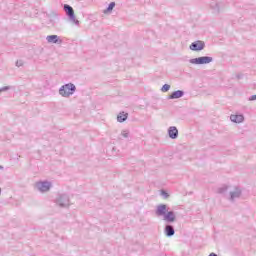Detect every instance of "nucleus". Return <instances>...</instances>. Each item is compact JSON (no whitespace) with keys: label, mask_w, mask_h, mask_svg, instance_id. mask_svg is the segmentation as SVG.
I'll return each mask as SVG.
<instances>
[{"label":"nucleus","mask_w":256,"mask_h":256,"mask_svg":"<svg viewBox=\"0 0 256 256\" xmlns=\"http://www.w3.org/2000/svg\"><path fill=\"white\" fill-rule=\"evenodd\" d=\"M156 217H162L165 223H175L177 221V216L174 211H169V206L166 204H159L156 206L155 210Z\"/></svg>","instance_id":"obj_1"},{"label":"nucleus","mask_w":256,"mask_h":256,"mask_svg":"<svg viewBox=\"0 0 256 256\" xmlns=\"http://www.w3.org/2000/svg\"><path fill=\"white\" fill-rule=\"evenodd\" d=\"M55 204L62 209H67L71 206V199L67 194H58L54 200Z\"/></svg>","instance_id":"obj_2"},{"label":"nucleus","mask_w":256,"mask_h":256,"mask_svg":"<svg viewBox=\"0 0 256 256\" xmlns=\"http://www.w3.org/2000/svg\"><path fill=\"white\" fill-rule=\"evenodd\" d=\"M77 91V87L73 83H68L60 87L59 89V95L62 97H71L73 93Z\"/></svg>","instance_id":"obj_3"},{"label":"nucleus","mask_w":256,"mask_h":256,"mask_svg":"<svg viewBox=\"0 0 256 256\" xmlns=\"http://www.w3.org/2000/svg\"><path fill=\"white\" fill-rule=\"evenodd\" d=\"M189 63L192 65H209V63H213V57L202 56L198 58H192L189 60Z\"/></svg>","instance_id":"obj_4"},{"label":"nucleus","mask_w":256,"mask_h":256,"mask_svg":"<svg viewBox=\"0 0 256 256\" xmlns=\"http://www.w3.org/2000/svg\"><path fill=\"white\" fill-rule=\"evenodd\" d=\"M35 187L37 191H40V193H47L51 190V187H53V184L49 181H39L36 182Z\"/></svg>","instance_id":"obj_5"},{"label":"nucleus","mask_w":256,"mask_h":256,"mask_svg":"<svg viewBox=\"0 0 256 256\" xmlns=\"http://www.w3.org/2000/svg\"><path fill=\"white\" fill-rule=\"evenodd\" d=\"M64 11L69 17V21H71V23H74L75 25H79V20H77V18L75 17V10H73V7L69 6V4H65Z\"/></svg>","instance_id":"obj_6"},{"label":"nucleus","mask_w":256,"mask_h":256,"mask_svg":"<svg viewBox=\"0 0 256 256\" xmlns=\"http://www.w3.org/2000/svg\"><path fill=\"white\" fill-rule=\"evenodd\" d=\"M210 8L212 9V13L214 15H219L221 13V11H223V9H225V4L223 2L213 1L210 4Z\"/></svg>","instance_id":"obj_7"},{"label":"nucleus","mask_w":256,"mask_h":256,"mask_svg":"<svg viewBox=\"0 0 256 256\" xmlns=\"http://www.w3.org/2000/svg\"><path fill=\"white\" fill-rule=\"evenodd\" d=\"M191 51H203L205 49V43L201 40H197L191 43L189 46Z\"/></svg>","instance_id":"obj_8"},{"label":"nucleus","mask_w":256,"mask_h":256,"mask_svg":"<svg viewBox=\"0 0 256 256\" xmlns=\"http://www.w3.org/2000/svg\"><path fill=\"white\" fill-rule=\"evenodd\" d=\"M47 43H54L56 45H61L63 40L58 35H49L46 37Z\"/></svg>","instance_id":"obj_9"},{"label":"nucleus","mask_w":256,"mask_h":256,"mask_svg":"<svg viewBox=\"0 0 256 256\" xmlns=\"http://www.w3.org/2000/svg\"><path fill=\"white\" fill-rule=\"evenodd\" d=\"M168 137L170 139H177L179 137V130L175 126H170L168 128Z\"/></svg>","instance_id":"obj_10"},{"label":"nucleus","mask_w":256,"mask_h":256,"mask_svg":"<svg viewBox=\"0 0 256 256\" xmlns=\"http://www.w3.org/2000/svg\"><path fill=\"white\" fill-rule=\"evenodd\" d=\"M230 120L232 123H243V121H245V116H243V114H232Z\"/></svg>","instance_id":"obj_11"},{"label":"nucleus","mask_w":256,"mask_h":256,"mask_svg":"<svg viewBox=\"0 0 256 256\" xmlns=\"http://www.w3.org/2000/svg\"><path fill=\"white\" fill-rule=\"evenodd\" d=\"M164 233L166 237H173L175 235V228L171 224H167L164 228Z\"/></svg>","instance_id":"obj_12"},{"label":"nucleus","mask_w":256,"mask_h":256,"mask_svg":"<svg viewBox=\"0 0 256 256\" xmlns=\"http://www.w3.org/2000/svg\"><path fill=\"white\" fill-rule=\"evenodd\" d=\"M241 197V189L240 188H235L233 191H230V200L235 201V199H239Z\"/></svg>","instance_id":"obj_13"},{"label":"nucleus","mask_w":256,"mask_h":256,"mask_svg":"<svg viewBox=\"0 0 256 256\" xmlns=\"http://www.w3.org/2000/svg\"><path fill=\"white\" fill-rule=\"evenodd\" d=\"M183 95H185V92L183 90H177L172 92L168 99H181Z\"/></svg>","instance_id":"obj_14"},{"label":"nucleus","mask_w":256,"mask_h":256,"mask_svg":"<svg viewBox=\"0 0 256 256\" xmlns=\"http://www.w3.org/2000/svg\"><path fill=\"white\" fill-rule=\"evenodd\" d=\"M127 117H129L128 113L120 112L117 116L118 123H125V121H127Z\"/></svg>","instance_id":"obj_15"},{"label":"nucleus","mask_w":256,"mask_h":256,"mask_svg":"<svg viewBox=\"0 0 256 256\" xmlns=\"http://www.w3.org/2000/svg\"><path fill=\"white\" fill-rule=\"evenodd\" d=\"M113 9H115V2H111L107 9L103 10L104 15H107L108 13H111V11H113Z\"/></svg>","instance_id":"obj_16"},{"label":"nucleus","mask_w":256,"mask_h":256,"mask_svg":"<svg viewBox=\"0 0 256 256\" xmlns=\"http://www.w3.org/2000/svg\"><path fill=\"white\" fill-rule=\"evenodd\" d=\"M169 89H171V85H169V84H164V85L162 86V88H161V91H162L163 93H167V91H169Z\"/></svg>","instance_id":"obj_17"},{"label":"nucleus","mask_w":256,"mask_h":256,"mask_svg":"<svg viewBox=\"0 0 256 256\" xmlns=\"http://www.w3.org/2000/svg\"><path fill=\"white\" fill-rule=\"evenodd\" d=\"M227 189H229V187L227 186H222L218 189V193H220L221 195H223V193H227Z\"/></svg>","instance_id":"obj_18"},{"label":"nucleus","mask_w":256,"mask_h":256,"mask_svg":"<svg viewBox=\"0 0 256 256\" xmlns=\"http://www.w3.org/2000/svg\"><path fill=\"white\" fill-rule=\"evenodd\" d=\"M121 135L124 137V139L129 138V130H122Z\"/></svg>","instance_id":"obj_19"},{"label":"nucleus","mask_w":256,"mask_h":256,"mask_svg":"<svg viewBox=\"0 0 256 256\" xmlns=\"http://www.w3.org/2000/svg\"><path fill=\"white\" fill-rule=\"evenodd\" d=\"M9 89H11V86H4V87L0 88V93L3 91H9Z\"/></svg>","instance_id":"obj_20"},{"label":"nucleus","mask_w":256,"mask_h":256,"mask_svg":"<svg viewBox=\"0 0 256 256\" xmlns=\"http://www.w3.org/2000/svg\"><path fill=\"white\" fill-rule=\"evenodd\" d=\"M16 67H23V60L16 61Z\"/></svg>","instance_id":"obj_21"},{"label":"nucleus","mask_w":256,"mask_h":256,"mask_svg":"<svg viewBox=\"0 0 256 256\" xmlns=\"http://www.w3.org/2000/svg\"><path fill=\"white\" fill-rule=\"evenodd\" d=\"M248 101H256V94L248 98Z\"/></svg>","instance_id":"obj_22"},{"label":"nucleus","mask_w":256,"mask_h":256,"mask_svg":"<svg viewBox=\"0 0 256 256\" xmlns=\"http://www.w3.org/2000/svg\"><path fill=\"white\" fill-rule=\"evenodd\" d=\"M162 195H163L165 198L169 197V194H168L167 192H165V191H162Z\"/></svg>","instance_id":"obj_23"},{"label":"nucleus","mask_w":256,"mask_h":256,"mask_svg":"<svg viewBox=\"0 0 256 256\" xmlns=\"http://www.w3.org/2000/svg\"><path fill=\"white\" fill-rule=\"evenodd\" d=\"M236 77H237V79H241L243 77V75L238 74Z\"/></svg>","instance_id":"obj_24"},{"label":"nucleus","mask_w":256,"mask_h":256,"mask_svg":"<svg viewBox=\"0 0 256 256\" xmlns=\"http://www.w3.org/2000/svg\"><path fill=\"white\" fill-rule=\"evenodd\" d=\"M209 256H217L215 253H210Z\"/></svg>","instance_id":"obj_25"},{"label":"nucleus","mask_w":256,"mask_h":256,"mask_svg":"<svg viewBox=\"0 0 256 256\" xmlns=\"http://www.w3.org/2000/svg\"><path fill=\"white\" fill-rule=\"evenodd\" d=\"M0 169H3V166H0Z\"/></svg>","instance_id":"obj_26"}]
</instances>
